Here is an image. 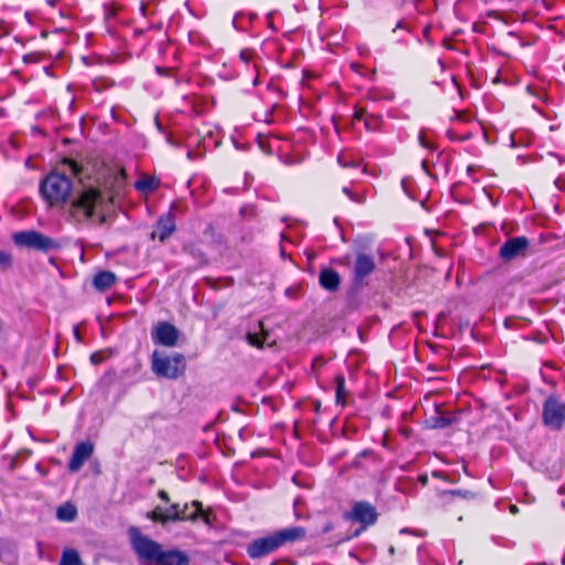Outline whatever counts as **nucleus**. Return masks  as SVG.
Masks as SVG:
<instances>
[{"label": "nucleus", "mask_w": 565, "mask_h": 565, "mask_svg": "<svg viewBox=\"0 0 565 565\" xmlns=\"http://www.w3.org/2000/svg\"><path fill=\"white\" fill-rule=\"evenodd\" d=\"M129 536L134 551L147 565H189L190 563L184 552L163 550L159 543L142 535L137 527H130Z\"/></svg>", "instance_id": "obj_1"}, {"label": "nucleus", "mask_w": 565, "mask_h": 565, "mask_svg": "<svg viewBox=\"0 0 565 565\" xmlns=\"http://www.w3.org/2000/svg\"><path fill=\"white\" fill-rule=\"evenodd\" d=\"M106 202V196L98 189L84 188L72 199L67 215L71 221L77 224H83L97 216L98 224L102 225L106 222L104 214Z\"/></svg>", "instance_id": "obj_2"}, {"label": "nucleus", "mask_w": 565, "mask_h": 565, "mask_svg": "<svg viewBox=\"0 0 565 565\" xmlns=\"http://www.w3.org/2000/svg\"><path fill=\"white\" fill-rule=\"evenodd\" d=\"M201 513L202 503L194 500L191 503L183 504V507L178 503H173L167 509L158 505L147 513V518L154 523L166 525L169 522L195 521Z\"/></svg>", "instance_id": "obj_3"}, {"label": "nucleus", "mask_w": 565, "mask_h": 565, "mask_svg": "<svg viewBox=\"0 0 565 565\" xmlns=\"http://www.w3.org/2000/svg\"><path fill=\"white\" fill-rule=\"evenodd\" d=\"M40 194L51 206L64 203L71 194L72 181L64 174L51 172L40 182Z\"/></svg>", "instance_id": "obj_4"}, {"label": "nucleus", "mask_w": 565, "mask_h": 565, "mask_svg": "<svg viewBox=\"0 0 565 565\" xmlns=\"http://www.w3.org/2000/svg\"><path fill=\"white\" fill-rule=\"evenodd\" d=\"M185 367V358L181 353L167 355L156 350L151 355V370L158 377L177 380L184 374Z\"/></svg>", "instance_id": "obj_5"}, {"label": "nucleus", "mask_w": 565, "mask_h": 565, "mask_svg": "<svg viewBox=\"0 0 565 565\" xmlns=\"http://www.w3.org/2000/svg\"><path fill=\"white\" fill-rule=\"evenodd\" d=\"M12 242L19 247L43 253L60 248V244L56 241L34 230L13 233Z\"/></svg>", "instance_id": "obj_6"}, {"label": "nucleus", "mask_w": 565, "mask_h": 565, "mask_svg": "<svg viewBox=\"0 0 565 565\" xmlns=\"http://www.w3.org/2000/svg\"><path fill=\"white\" fill-rule=\"evenodd\" d=\"M282 545V530H277L274 533L255 539L246 548L247 555L250 558H260L267 556L278 550Z\"/></svg>", "instance_id": "obj_7"}, {"label": "nucleus", "mask_w": 565, "mask_h": 565, "mask_svg": "<svg viewBox=\"0 0 565 565\" xmlns=\"http://www.w3.org/2000/svg\"><path fill=\"white\" fill-rule=\"evenodd\" d=\"M343 518L361 524V527L354 533L358 536L362 531L376 522L377 512L371 503L361 501L354 503L351 510L343 514Z\"/></svg>", "instance_id": "obj_8"}, {"label": "nucleus", "mask_w": 565, "mask_h": 565, "mask_svg": "<svg viewBox=\"0 0 565 565\" xmlns=\"http://www.w3.org/2000/svg\"><path fill=\"white\" fill-rule=\"evenodd\" d=\"M542 416L545 426L552 429H559L565 423V403L553 396L546 398Z\"/></svg>", "instance_id": "obj_9"}, {"label": "nucleus", "mask_w": 565, "mask_h": 565, "mask_svg": "<svg viewBox=\"0 0 565 565\" xmlns=\"http://www.w3.org/2000/svg\"><path fill=\"white\" fill-rule=\"evenodd\" d=\"M529 244L525 236L511 237L501 245L499 255L504 262L525 256Z\"/></svg>", "instance_id": "obj_10"}, {"label": "nucleus", "mask_w": 565, "mask_h": 565, "mask_svg": "<svg viewBox=\"0 0 565 565\" xmlns=\"http://www.w3.org/2000/svg\"><path fill=\"white\" fill-rule=\"evenodd\" d=\"M374 257L364 252L356 254L353 263V281L355 285H362L364 279L375 270Z\"/></svg>", "instance_id": "obj_11"}, {"label": "nucleus", "mask_w": 565, "mask_h": 565, "mask_svg": "<svg viewBox=\"0 0 565 565\" xmlns=\"http://www.w3.org/2000/svg\"><path fill=\"white\" fill-rule=\"evenodd\" d=\"M152 341L157 344L172 348L179 339V330L169 322H160L152 330Z\"/></svg>", "instance_id": "obj_12"}, {"label": "nucleus", "mask_w": 565, "mask_h": 565, "mask_svg": "<svg viewBox=\"0 0 565 565\" xmlns=\"http://www.w3.org/2000/svg\"><path fill=\"white\" fill-rule=\"evenodd\" d=\"M94 445L92 441H81L76 444L72 457L68 461V470L71 472L78 471L84 462L93 455Z\"/></svg>", "instance_id": "obj_13"}, {"label": "nucleus", "mask_w": 565, "mask_h": 565, "mask_svg": "<svg viewBox=\"0 0 565 565\" xmlns=\"http://www.w3.org/2000/svg\"><path fill=\"white\" fill-rule=\"evenodd\" d=\"M174 214L170 210L167 214L161 215L157 223L156 228L152 232V238L158 237L160 242H164L175 231Z\"/></svg>", "instance_id": "obj_14"}, {"label": "nucleus", "mask_w": 565, "mask_h": 565, "mask_svg": "<svg viewBox=\"0 0 565 565\" xmlns=\"http://www.w3.org/2000/svg\"><path fill=\"white\" fill-rule=\"evenodd\" d=\"M258 146L263 152L267 154L277 153L280 157V138L274 135H259L258 136Z\"/></svg>", "instance_id": "obj_15"}, {"label": "nucleus", "mask_w": 565, "mask_h": 565, "mask_svg": "<svg viewBox=\"0 0 565 565\" xmlns=\"http://www.w3.org/2000/svg\"><path fill=\"white\" fill-rule=\"evenodd\" d=\"M116 280L117 278L114 273L103 270L94 276L92 285L98 291H106L116 282Z\"/></svg>", "instance_id": "obj_16"}, {"label": "nucleus", "mask_w": 565, "mask_h": 565, "mask_svg": "<svg viewBox=\"0 0 565 565\" xmlns=\"http://www.w3.org/2000/svg\"><path fill=\"white\" fill-rule=\"evenodd\" d=\"M319 282L324 289L333 291L339 287L340 276L333 269H322L319 275Z\"/></svg>", "instance_id": "obj_17"}, {"label": "nucleus", "mask_w": 565, "mask_h": 565, "mask_svg": "<svg viewBox=\"0 0 565 565\" xmlns=\"http://www.w3.org/2000/svg\"><path fill=\"white\" fill-rule=\"evenodd\" d=\"M77 515L76 507L70 502L60 505L56 510V518L60 521L71 522Z\"/></svg>", "instance_id": "obj_18"}, {"label": "nucleus", "mask_w": 565, "mask_h": 565, "mask_svg": "<svg viewBox=\"0 0 565 565\" xmlns=\"http://www.w3.org/2000/svg\"><path fill=\"white\" fill-rule=\"evenodd\" d=\"M157 186L158 181L150 177L141 178L135 182V188L145 193L154 191Z\"/></svg>", "instance_id": "obj_19"}, {"label": "nucleus", "mask_w": 565, "mask_h": 565, "mask_svg": "<svg viewBox=\"0 0 565 565\" xmlns=\"http://www.w3.org/2000/svg\"><path fill=\"white\" fill-rule=\"evenodd\" d=\"M60 565H82V561L75 550H66L62 554Z\"/></svg>", "instance_id": "obj_20"}, {"label": "nucleus", "mask_w": 565, "mask_h": 565, "mask_svg": "<svg viewBox=\"0 0 565 565\" xmlns=\"http://www.w3.org/2000/svg\"><path fill=\"white\" fill-rule=\"evenodd\" d=\"M337 388H335V401L338 404L344 405V396H345V381L342 375H338L335 379Z\"/></svg>", "instance_id": "obj_21"}, {"label": "nucleus", "mask_w": 565, "mask_h": 565, "mask_svg": "<svg viewBox=\"0 0 565 565\" xmlns=\"http://www.w3.org/2000/svg\"><path fill=\"white\" fill-rule=\"evenodd\" d=\"M306 535V531L302 527H290L285 529V542L286 541H298L303 539Z\"/></svg>", "instance_id": "obj_22"}, {"label": "nucleus", "mask_w": 565, "mask_h": 565, "mask_svg": "<svg viewBox=\"0 0 565 565\" xmlns=\"http://www.w3.org/2000/svg\"><path fill=\"white\" fill-rule=\"evenodd\" d=\"M12 266V255L6 250H0V270H7Z\"/></svg>", "instance_id": "obj_23"}, {"label": "nucleus", "mask_w": 565, "mask_h": 565, "mask_svg": "<svg viewBox=\"0 0 565 565\" xmlns=\"http://www.w3.org/2000/svg\"><path fill=\"white\" fill-rule=\"evenodd\" d=\"M247 22L246 21V18L244 14L242 13H237L235 14V17L233 18V26L236 29V30H239V31H245L246 28H247Z\"/></svg>", "instance_id": "obj_24"}, {"label": "nucleus", "mask_w": 565, "mask_h": 565, "mask_svg": "<svg viewBox=\"0 0 565 565\" xmlns=\"http://www.w3.org/2000/svg\"><path fill=\"white\" fill-rule=\"evenodd\" d=\"M418 141H419V145L425 148V149H428L429 151H433L435 149V146L431 141L428 140V138L426 137V134L424 131H422L418 136Z\"/></svg>", "instance_id": "obj_25"}, {"label": "nucleus", "mask_w": 565, "mask_h": 565, "mask_svg": "<svg viewBox=\"0 0 565 565\" xmlns=\"http://www.w3.org/2000/svg\"><path fill=\"white\" fill-rule=\"evenodd\" d=\"M246 339H247L248 343H249L250 345H253V347H260V345H262V341H260V339H259V337H258V334H257V333H250V332H248V333L246 334Z\"/></svg>", "instance_id": "obj_26"}, {"label": "nucleus", "mask_w": 565, "mask_h": 565, "mask_svg": "<svg viewBox=\"0 0 565 565\" xmlns=\"http://www.w3.org/2000/svg\"><path fill=\"white\" fill-rule=\"evenodd\" d=\"M338 162H339V164H341L344 168H347V167H356L359 164L358 161L348 160L344 154H340L338 157Z\"/></svg>", "instance_id": "obj_27"}, {"label": "nucleus", "mask_w": 565, "mask_h": 565, "mask_svg": "<svg viewBox=\"0 0 565 565\" xmlns=\"http://www.w3.org/2000/svg\"><path fill=\"white\" fill-rule=\"evenodd\" d=\"M354 119L356 120H364V126L367 130L372 129L371 124L367 119L364 118V110H358L354 114Z\"/></svg>", "instance_id": "obj_28"}, {"label": "nucleus", "mask_w": 565, "mask_h": 565, "mask_svg": "<svg viewBox=\"0 0 565 565\" xmlns=\"http://www.w3.org/2000/svg\"><path fill=\"white\" fill-rule=\"evenodd\" d=\"M89 359L93 364H99L104 361V355L102 352H94Z\"/></svg>", "instance_id": "obj_29"}, {"label": "nucleus", "mask_w": 565, "mask_h": 565, "mask_svg": "<svg viewBox=\"0 0 565 565\" xmlns=\"http://www.w3.org/2000/svg\"><path fill=\"white\" fill-rule=\"evenodd\" d=\"M239 57L241 60L244 62V63H249L250 58H252V52L248 51V50H243L241 53H239Z\"/></svg>", "instance_id": "obj_30"}, {"label": "nucleus", "mask_w": 565, "mask_h": 565, "mask_svg": "<svg viewBox=\"0 0 565 565\" xmlns=\"http://www.w3.org/2000/svg\"><path fill=\"white\" fill-rule=\"evenodd\" d=\"M158 497H159L162 501H164V502H169V501H170V497H169L168 492H167V491H164V490H159V491H158Z\"/></svg>", "instance_id": "obj_31"}, {"label": "nucleus", "mask_w": 565, "mask_h": 565, "mask_svg": "<svg viewBox=\"0 0 565 565\" xmlns=\"http://www.w3.org/2000/svg\"><path fill=\"white\" fill-rule=\"evenodd\" d=\"M266 20H267V24H268V26H269L270 29H275V28H274V12H269V13L267 14Z\"/></svg>", "instance_id": "obj_32"}, {"label": "nucleus", "mask_w": 565, "mask_h": 565, "mask_svg": "<svg viewBox=\"0 0 565 565\" xmlns=\"http://www.w3.org/2000/svg\"><path fill=\"white\" fill-rule=\"evenodd\" d=\"M435 333L436 334H440L441 333V330H443V326L437 323V321H435Z\"/></svg>", "instance_id": "obj_33"}, {"label": "nucleus", "mask_w": 565, "mask_h": 565, "mask_svg": "<svg viewBox=\"0 0 565 565\" xmlns=\"http://www.w3.org/2000/svg\"><path fill=\"white\" fill-rule=\"evenodd\" d=\"M73 330L76 339L79 340V326H75Z\"/></svg>", "instance_id": "obj_34"}, {"label": "nucleus", "mask_w": 565, "mask_h": 565, "mask_svg": "<svg viewBox=\"0 0 565 565\" xmlns=\"http://www.w3.org/2000/svg\"><path fill=\"white\" fill-rule=\"evenodd\" d=\"M343 192L352 200H355L348 188H343Z\"/></svg>", "instance_id": "obj_35"}, {"label": "nucleus", "mask_w": 565, "mask_h": 565, "mask_svg": "<svg viewBox=\"0 0 565 565\" xmlns=\"http://www.w3.org/2000/svg\"><path fill=\"white\" fill-rule=\"evenodd\" d=\"M199 263L200 264H205L206 263V260L204 258V255L202 253H199Z\"/></svg>", "instance_id": "obj_36"}, {"label": "nucleus", "mask_w": 565, "mask_h": 565, "mask_svg": "<svg viewBox=\"0 0 565 565\" xmlns=\"http://www.w3.org/2000/svg\"><path fill=\"white\" fill-rule=\"evenodd\" d=\"M510 511H511V513L515 514L518 512L516 505H514V504L510 505Z\"/></svg>", "instance_id": "obj_37"}, {"label": "nucleus", "mask_w": 565, "mask_h": 565, "mask_svg": "<svg viewBox=\"0 0 565 565\" xmlns=\"http://www.w3.org/2000/svg\"><path fill=\"white\" fill-rule=\"evenodd\" d=\"M58 0H46V3L51 7H54Z\"/></svg>", "instance_id": "obj_38"}, {"label": "nucleus", "mask_w": 565, "mask_h": 565, "mask_svg": "<svg viewBox=\"0 0 565 565\" xmlns=\"http://www.w3.org/2000/svg\"><path fill=\"white\" fill-rule=\"evenodd\" d=\"M503 328H504V329H508V328H509V320H508V319H504V320H503Z\"/></svg>", "instance_id": "obj_39"}, {"label": "nucleus", "mask_w": 565, "mask_h": 565, "mask_svg": "<svg viewBox=\"0 0 565 565\" xmlns=\"http://www.w3.org/2000/svg\"><path fill=\"white\" fill-rule=\"evenodd\" d=\"M419 480L422 483H426L427 482V477L426 476H422L419 477Z\"/></svg>", "instance_id": "obj_40"}, {"label": "nucleus", "mask_w": 565, "mask_h": 565, "mask_svg": "<svg viewBox=\"0 0 565 565\" xmlns=\"http://www.w3.org/2000/svg\"><path fill=\"white\" fill-rule=\"evenodd\" d=\"M280 244H282V233L279 234ZM280 254L282 255V245H280Z\"/></svg>", "instance_id": "obj_41"}, {"label": "nucleus", "mask_w": 565, "mask_h": 565, "mask_svg": "<svg viewBox=\"0 0 565 565\" xmlns=\"http://www.w3.org/2000/svg\"><path fill=\"white\" fill-rule=\"evenodd\" d=\"M284 239H285V241H291V238L288 236V234H287L286 232H285Z\"/></svg>", "instance_id": "obj_42"}, {"label": "nucleus", "mask_w": 565, "mask_h": 565, "mask_svg": "<svg viewBox=\"0 0 565 565\" xmlns=\"http://www.w3.org/2000/svg\"><path fill=\"white\" fill-rule=\"evenodd\" d=\"M445 425H446V422L443 419V420H440V423L437 426L443 427Z\"/></svg>", "instance_id": "obj_43"}, {"label": "nucleus", "mask_w": 565, "mask_h": 565, "mask_svg": "<svg viewBox=\"0 0 565 565\" xmlns=\"http://www.w3.org/2000/svg\"><path fill=\"white\" fill-rule=\"evenodd\" d=\"M284 162L285 163H290V162H294V161L292 160H288L287 157L285 156Z\"/></svg>", "instance_id": "obj_44"}, {"label": "nucleus", "mask_w": 565, "mask_h": 565, "mask_svg": "<svg viewBox=\"0 0 565 565\" xmlns=\"http://www.w3.org/2000/svg\"><path fill=\"white\" fill-rule=\"evenodd\" d=\"M331 529H332V525L329 524L326 526L324 532L330 531Z\"/></svg>", "instance_id": "obj_45"}, {"label": "nucleus", "mask_w": 565, "mask_h": 565, "mask_svg": "<svg viewBox=\"0 0 565 565\" xmlns=\"http://www.w3.org/2000/svg\"><path fill=\"white\" fill-rule=\"evenodd\" d=\"M300 55H301V53H300V52H297V53L295 54V58H298Z\"/></svg>", "instance_id": "obj_46"}, {"label": "nucleus", "mask_w": 565, "mask_h": 565, "mask_svg": "<svg viewBox=\"0 0 565 565\" xmlns=\"http://www.w3.org/2000/svg\"><path fill=\"white\" fill-rule=\"evenodd\" d=\"M398 28H402V22H398L395 30L398 29Z\"/></svg>", "instance_id": "obj_47"}, {"label": "nucleus", "mask_w": 565, "mask_h": 565, "mask_svg": "<svg viewBox=\"0 0 565 565\" xmlns=\"http://www.w3.org/2000/svg\"><path fill=\"white\" fill-rule=\"evenodd\" d=\"M422 166H423L424 169H426V161H423Z\"/></svg>", "instance_id": "obj_48"}, {"label": "nucleus", "mask_w": 565, "mask_h": 565, "mask_svg": "<svg viewBox=\"0 0 565 565\" xmlns=\"http://www.w3.org/2000/svg\"><path fill=\"white\" fill-rule=\"evenodd\" d=\"M284 223H285V227H286V226H289V225L287 224V220H286V218L284 220Z\"/></svg>", "instance_id": "obj_49"}]
</instances>
